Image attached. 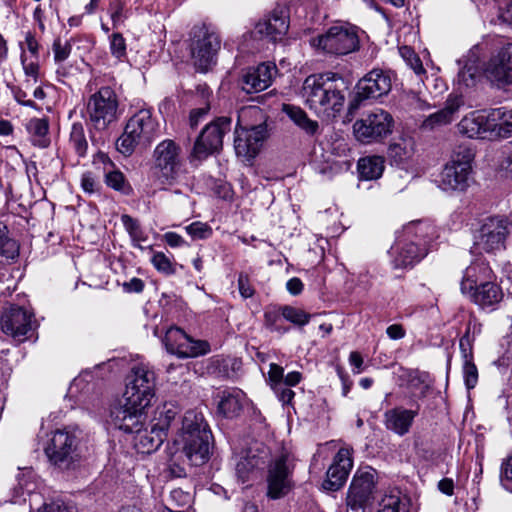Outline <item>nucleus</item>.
Segmentation results:
<instances>
[{"label": "nucleus", "mask_w": 512, "mask_h": 512, "mask_svg": "<svg viewBox=\"0 0 512 512\" xmlns=\"http://www.w3.org/2000/svg\"><path fill=\"white\" fill-rule=\"evenodd\" d=\"M349 81L334 72L309 75L303 82L301 94L305 104L318 117L336 118L344 108Z\"/></svg>", "instance_id": "nucleus-1"}, {"label": "nucleus", "mask_w": 512, "mask_h": 512, "mask_svg": "<svg viewBox=\"0 0 512 512\" xmlns=\"http://www.w3.org/2000/svg\"><path fill=\"white\" fill-rule=\"evenodd\" d=\"M437 237V229L429 220H416L404 225L389 251L393 268H412L428 254Z\"/></svg>", "instance_id": "nucleus-2"}, {"label": "nucleus", "mask_w": 512, "mask_h": 512, "mask_svg": "<svg viewBox=\"0 0 512 512\" xmlns=\"http://www.w3.org/2000/svg\"><path fill=\"white\" fill-rule=\"evenodd\" d=\"M459 131L469 138L492 140L512 137V108L502 106L473 111L458 124Z\"/></svg>", "instance_id": "nucleus-3"}, {"label": "nucleus", "mask_w": 512, "mask_h": 512, "mask_svg": "<svg viewBox=\"0 0 512 512\" xmlns=\"http://www.w3.org/2000/svg\"><path fill=\"white\" fill-rule=\"evenodd\" d=\"M212 434L203 415L194 410L183 417L180 434L182 451L191 466L199 467L210 459Z\"/></svg>", "instance_id": "nucleus-4"}, {"label": "nucleus", "mask_w": 512, "mask_h": 512, "mask_svg": "<svg viewBox=\"0 0 512 512\" xmlns=\"http://www.w3.org/2000/svg\"><path fill=\"white\" fill-rule=\"evenodd\" d=\"M310 44L325 54L344 56L357 51L360 41L355 26L339 24L333 25L325 33L311 38Z\"/></svg>", "instance_id": "nucleus-5"}, {"label": "nucleus", "mask_w": 512, "mask_h": 512, "mask_svg": "<svg viewBox=\"0 0 512 512\" xmlns=\"http://www.w3.org/2000/svg\"><path fill=\"white\" fill-rule=\"evenodd\" d=\"M156 374L148 363L132 366L126 377L123 398L132 405L148 408L155 397Z\"/></svg>", "instance_id": "nucleus-6"}, {"label": "nucleus", "mask_w": 512, "mask_h": 512, "mask_svg": "<svg viewBox=\"0 0 512 512\" xmlns=\"http://www.w3.org/2000/svg\"><path fill=\"white\" fill-rule=\"evenodd\" d=\"M473 159L474 153L470 148L457 147L440 174L441 189L465 191L470 185Z\"/></svg>", "instance_id": "nucleus-7"}, {"label": "nucleus", "mask_w": 512, "mask_h": 512, "mask_svg": "<svg viewBox=\"0 0 512 512\" xmlns=\"http://www.w3.org/2000/svg\"><path fill=\"white\" fill-rule=\"evenodd\" d=\"M219 35L208 26L196 25L191 30L190 53L197 70L207 72L216 63V55L220 50Z\"/></svg>", "instance_id": "nucleus-8"}, {"label": "nucleus", "mask_w": 512, "mask_h": 512, "mask_svg": "<svg viewBox=\"0 0 512 512\" xmlns=\"http://www.w3.org/2000/svg\"><path fill=\"white\" fill-rule=\"evenodd\" d=\"M393 124L391 114L377 108L356 120L353 124V132L358 141L370 144L387 137L392 132Z\"/></svg>", "instance_id": "nucleus-9"}, {"label": "nucleus", "mask_w": 512, "mask_h": 512, "mask_svg": "<svg viewBox=\"0 0 512 512\" xmlns=\"http://www.w3.org/2000/svg\"><path fill=\"white\" fill-rule=\"evenodd\" d=\"M511 229V224L506 218L488 217L477 230L474 236V244L477 249L487 253L504 250Z\"/></svg>", "instance_id": "nucleus-10"}, {"label": "nucleus", "mask_w": 512, "mask_h": 512, "mask_svg": "<svg viewBox=\"0 0 512 512\" xmlns=\"http://www.w3.org/2000/svg\"><path fill=\"white\" fill-rule=\"evenodd\" d=\"M78 438L66 429L52 433L44 451L49 461L60 467L69 468L77 457Z\"/></svg>", "instance_id": "nucleus-11"}, {"label": "nucleus", "mask_w": 512, "mask_h": 512, "mask_svg": "<svg viewBox=\"0 0 512 512\" xmlns=\"http://www.w3.org/2000/svg\"><path fill=\"white\" fill-rule=\"evenodd\" d=\"M118 101L110 87H102L88 101L87 112L96 129H104L116 119Z\"/></svg>", "instance_id": "nucleus-12"}, {"label": "nucleus", "mask_w": 512, "mask_h": 512, "mask_svg": "<svg viewBox=\"0 0 512 512\" xmlns=\"http://www.w3.org/2000/svg\"><path fill=\"white\" fill-rule=\"evenodd\" d=\"M2 331L13 337L18 342H23L30 337L36 328L34 315L28 310L11 305L1 314Z\"/></svg>", "instance_id": "nucleus-13"}, {"label": "nucleus", "mask_w": 512, "mask_h": 512, "mask_svg": "<svg viewBox=\"0 0 512 512\" xmlns=\"http://www.w3.org/2000/svg\"><path fill=\"white\" fill-rule=\"evenodd\" d=\"M292 471L293 467L286 453H282L270 463L267 475L269 498L280 499L289 493L292 488Z\"/></svg>", "instance_id": "nucleus-14"}, {"label": "nucleus", "mask_w": 512, "mask_h": 512, "mask_svg": "<svg viewBox=\"0 0 512 512\" xmlns=\"http://www.w3.org/2000/svg\"><path fill=\"white\" fill-rule=\"evenodd\" d=\"M231 121L227 117H220L208 124L202 130L195 142L192 156L203 160L222 147L223 137L230 130Z\"/></svg>", "instance_id": "nucleus-15"}, {"label": "nucleus", "mask_w": 512, "mask_h": 512, "mask_svg": "<svg viewBox=\"0 0 512 512\" xmlns=\"http://www.w3.org/2000/svg\"><path fill=\"white\" fill-rule=\"evenodd\" d=\"M375 476L376 471L371 468L355 473L347 495V506L351 512H361L371 503L374 498Z\"/></svg>", "instance_id": "nucleus-16"}, {"label": "nucleus", "mask_w": 512, "mask_h": 512, "mask_svg": "<svg viewBox=\"0 0 512 512\" xmlns=\"http://www.w3.org/2000/svg\"><path fill=\"white\" fill-rule=\"evenodd\" d=\"M392 88V78L389 71L373 69L356 85V97L350 104V109H357L359 102L365 99H376L387 95Z\"/></svg>", "instance_id": "nucleus-17"}, {"label": "nucleus", "mask_w": 512, "mask_h": 512, "mask_svg": "<svg viewBox=\"0 0 512 512\" xmlns=\"http://www.w3.org/2000/svg\"><path fill=\"white\" fill-rule=\"evenodd\" d=\"M153 165L161 177L174 179L182 164V149L171 139L157 144L152 155Z\"/></svg>", "instance_id": "nucleus-18"}, {"label": "nucleus", "mask_w": 512, "mask_h": 512, "mask_svg": "<svg viewBox=\"0 0 512 512\" xmlns=\"http://www.w3.org/2000/svg\"><path fill=\"white\" fill-rule=\"evenodd\" d=\"M146 407L132 405L125 398L110 411L111 423L125 433L139 432L146 421Z\"/></svg>", "instance_id": "nucleus-19"}, {"label": "nucleus", "mask_w": 512, "mask_h": 512, "mask_svg": "<svg viewBox=\"0 0 512 512\" xmlns=\"http://www.w3.org/2000/svg\"><path fill=\"white\" fill-rule=\"evenodd\" d=\"M234 147L236 154L245 158H254L267 138V126L259 124L250 128L240 127L235 130Z\"/></svg>", "instance_id": "nucleus-20"}, {"label": "nucleus", "mask_w": 512, "mask_h": 512, "mask_svg": "<svg viewBox=\"0 0 512 512\" xmlns=\"http://www.w3.org/2000/svg\"><path fill=\"white\" fill-rule=\"evenodd\" d=\"M289 28L288 17L283 11L274 10L271 14L259 20L252 36L258 40L269 42L281 41Z\"/></svg>", "instance_id": "nucleus-21"}, {"label": "nucleus", "mask_w": 512, "mask_h": 512, "mask_svg": "<svg viewBox=\"0 0 512 512\" xmlns=\"http://www.w3.org/2000/svg\"><path fill=\"white\" fill-rule=\"evenodd\" d=\"M485 75L499 87L512 83V44L504 45L487 63Z\"/></svg>", "instance_id": "nucleus-22"}, {"label": "nucleus", "mask_w": 512, "mask_h": 512, "mask_svg": "<svg viewBox=\"0 0 512 512\" xmlns=\"http://www.w3.org/2000/svg\"><path fill=\"white\" fill-rule=\"evenodd\" d=\"M277 73L274 63L265 62L247 69L241 77V88L246 93H258L267 89Z\"/></svg>", "instance_id": "nucleus-23"}, {"label": "nucleus", "mask_w": 512, "mask_h": 512, "mask_svg": "<svg viewBox=\"0 0 512 512\" xmlns=\"http://www.w3.org/2000/svg\"><path fill=\"white\" fill-rule=\"evenodd\" d=\"M353 467L352 453L348 448H341L327 471V478L323 483L325 489L336 491L341 488Z\"/></svg>", "instance_id": "nucleus-24"}, {"label": "nucleus", "mask_w": 512, "mask_h": 512, "mask_svg": "<svg viewBox=\"0 0 512 512\" xmlns=\"http://www.w3.org/2000/svg\"><path fill=\"white\" fill-rule=\"evenodd\" d=\"M128 133L137 137L142 144H147L158 134L159 124L152 116L150 109H140L137 111L126 124Z\"/></svg>", "instance_id": "nucleus-25"}, {"label": "nucleus", "mask_w": 512, "mask_h": 512, "mask_svg": "<svg viewBox=\"0 0 512 512\" xmlns=\"http://www.w3.org/2000/svg\"><path fill=\"white\" fill-rule=\"evenodd\" d=\"M458 65V85L465 88L476 86L482 75L480 69V46H473L467 55L458 60Z\"/></svg>", "instance_id": "nucleus-26"}, {"label": "nucleus", "mask_w": 512, "mask_h": 512, "mask_svg": "<svg viewBox=\"0 0 512 512\" xmlns=\"http://www.w3.org/2000/svg\"><path fill=\"white\" fill-rule=\"evenodd\" d=\"M218 412L226 418L237 417L248 403L246 394L239 388H229L218 393Z\"/></svg>", "instance_id": "nucleus-27"}, {"label": "nucleus", "mask_w": 512, "mask_h": 512, "mask_svg": "<svg viewBox=\"0 0 512 512\" xmlns=\"http://www.w3.org/2000/svg\"><path fill=\"white\" fill-rule=\"evenodd\" d=\"M417 415V410L395 407L385 412L384 423L388 430L399 436H404L410 431Z\"/></svg>", "instance_id": "nucleus-28"}, {"label": "nucleus", "mask_w": 512, "mask_h": 512, "mask_svg": "<svg viewBox=\"0 0 512 512\" xmlns=\"http://www.w3.org/2000/svg\"><path fill=\"white\" fill-rule=\"evenodd\" d=\"M494 275L491 268L483 261L472 262L464 271L460 289L463 294L473 291L482 283L493 280Z\"/></svg>", "instance_id": "nucleus-29"}, {"label": "nucleus", "mask_w": 512, "mask_h": 512, "mask_svg": "<svg viewBox=\"0 0 512 512\" xmlns=\"http://www.w3.org/2000/svg\"><path fill=\"white\" fill-rule=\"evenodd\" d=\"M464 104V100L461 95H450L445 103V107L431 115H429L424 121L422 126L425 129H435L442 125L449 124L459 108Z\"/></svg>", "instance_id": "nucleus-30"}, {"label": "nucleus", "mask_w": 512, "mask_h": 512, "mask_svg": "<svg viewBox=\"0 0 512 512\" xmlns=\"http://www.w3.org/2000/svg\"><path fill=\"white\" fill-rule=\"evenodd\" d=\"M469 298L482 309L493 308L503 298L501 288L492 280L475 287L473 291L467 292Z\"/></svg>", "instance_id": "nucleus-31"}, {"label": "nucleus", "mask_w": 512, "mask_h": 512, "mask_svg": "<svg viewBox=\"0 0 512 512\" xmlns=\"http://www.w3.org/2000/svg\"><path fill=\"white\" fill-rule=\"evenodd\" d=\"M415 141L411 137H400L389 145L388 158L391 164L403 166L414 156Z\"/></svg>", "instance_id": "nucleus-32"}, {"label": "nucleus", "mask_w": 512, "mask_h": 512, "mask_svg": "<svg viewBox=\"0 0 512 512\" xmlns=\"http://www.w3.org/2000/svg\"><path fill=\"white\" fill-rule=\"evenodd\" d=\"M135 446L142 453H151L156 451L164 442L167 435L158 429L154 424L150 430H140L135 432Z\"/></svg>", "instance_id": "nucleus-33"}, {"label": "nucleus", "mask_w": 512, "mask_h": 512, "mask_svg": "<svg viewBox=\"0 0 512 512\" xmlns=\"http://www.w3.org/2000/svg\"><path fill=\"white\" fill-rule=\"evenodd\" d=\"M384 158L381 156H367L360 158L357 164L358 173L361 179L376 180L384 171Z\"/></svg>", "instance_id": "nucleus-34"}, {"label": "nucleus", "mask_w": 512, "mask_h": 512, "mask_svg": "<svg viewBox=\"0 0 512 512\" xmlns=\"http://www.w3.org/2000/svg\"><path fill=\"white\" fill-rule=\"evenodd\" d=\"M91 379L92 375L90 373H83L74 378L68 388L67 396L74 399L75 402H83L94 390Z\"/></svg>", "instance_id": "nucleus-35"}, {"label": "nucleus", "mask_w": 512, "mask_h": 512, "mask_svg": "<svg viewBox=\"0 0 512 512\" xmlns=\"http://www.w3.org/2000/svg\"><path fill=\"white\" fill-rule=\"evenodd\" d=\"M283 111L287 116L307 134L314 135L318 130V123L311 120L300 107L284 104Z\"/></svg>", "instance_id": "nucleus-36"}, {"label": "nucleus", "mask_w": 512, "mask_h": 512, "mask_svg": "<svg viewBox=\"0 0 512 512\" xmlns=\"http://www.w3.org/2000/svg\"><path fill=\"white\" fill-rule=\"evenodd\" d=\"M408 500L397 489L389 491L379 502L377 512H407Z\"/></svg>", "instance_id": "nucleus-37"}, {"label": "nucleus", "mask_w": 512, "mask_h": 512, "mask_svg": "<svg viewBox=\"0 0 512 512\" xmlns=\"http://www.w3.org/2000/svg\"><path fill=\"white\" fill-rule=\"evenodd\" d=\"M263 463V459L255 454L251 449L243 452L236 463V472L238 477L245 482L248 479L249 473Z\"/></svg>", "instance_id": "nucleus-38"}, {"label": "nucleus", "mask_w": 512, "mask_h": 512, "mask_svg": "<svg viewBox=\"0 0 512 512\" xmlns=\"http://www.w3.org/2000/svg\"><path fill=\"white\" fill-rule=\"evenodd\" d=\"M27 130L33 137V142L39 147H47L49 145V138L47 137L49 131V123L45 118H32L27 123Z\"/></svg>", "instance_id": "nucleus-39"}, {"label": "nucleus", "mask_w": 512, "mask_h": 512, "mask_svg": "<svg viewBox=\"0 0 512 512\" xmlns=\"http://www.w3.org/2000/svg\"><path fill=\"white\" fill-rule=\"evenodd\" d=\"M209 350V344L206 341L194 340L187 335V341L182 342L177 356L179 358L197 357L208 353Z\"/></svg>", "instance_id": "nucleus-40"}, {"label": "nucleus", "mask_w": 512, "mask_h": 512, "mask_svg": "<svg viewBox=\"0 0 512 512\" xmlns=\"http://www.w3.org/2000/svg\"><path fill=\"white\" fill-rule=\"evenodd\" d=\"M7 233V227L0 222V262L13 260L18 256L17 243Z\"/></svg>", "instance_id": "nucleus-41"}, {"label": "nucleus", "mask_w": 512, "mask_h": 512, "mask_svg": "<svg viewBox=\"0 0 512 512\" xmlns=\"http://www.w3.org/2000/svg\"><path fill=\"white\" fill-rule=\"evenodd\" d=\"M69 143L75 150L76 154L84 157L87 153L88 142L86 139L84 126L82 123H73L70 131Z\"/></svg>", "instance_id": "nucleus-42"}, {"label": "nucleus", "mask_w": 512, "mask_h": 512, "mask_svg": "<svg viewBox=\"0 0 512 512\" xmlns=\"http://www.w3.org/2000/svg\"><path fill=\"white\" fill-rule=\"evenodd\" d=\"M163 341L167 351L177 355L182 342L187 341V334L180 328L171 327L167 330Z\"/></svg>", "instance_id": "nucleus-43"}, {"label": "nucleus", "mask_w": 512, "mask_h": 512, "mask_svg": "<svg viewBox=\"0 0 512 512\" xmlns=\"http://www.w3.org/2000/svg\"><path fill=\"white\" fill-rule=\"evenodd\" d=\"M105 183L108 187L125 195L130 194L132 188L126 181L124 174L119 170H111L105 173Z\"/></svg>", "instance_id": "nucleus-44"}, {"label": "nucleus", "mask_w": 512, "mask_h": 512, "mask_svg": "<svg viewBox=\"0 0 512 512\" xmlns=\"http://www.w3.org/2000/svg\"><path fill=\"white\" fill-rule=\"evenodd\" d=\"M282 317L297 326H305L309 323L311 315L301 308L293 306H283L281 308Z\"/></svg>", "instance_id": "nucleus-45"}, {"label": "nucleus", "mask_w": 512, "mask_h": 512, "mask_svg": "<svg viewBox=\"0 0 512 512\" xmlns=\"http://www.w3.org/2000/svg\"><path fill=\"white\" fill-rule=\"evenodd\" d=\"M399 52L402 58L405 60L407 65L415 72V74L419 77V81L424 83L422 78V74L425 73L422 62L417 54L409 47L404 46L399 49Z\"/></svg>", "instance_id": "nucleus-46"}, {"label": "nucleus", "mask_w": 512, "mask_h": 512, "mask_svg": "<svg viewBox=\"0 0 512 512\" xmlns=\"http://www.w3.org/2000/svg\"><path fill=\"white\" fill-rule=\"evenodd\" d=\"M192 495L183 491L180 488L174 489L170 492L171 508H181L180 511L192 512Z\"/></svg>", "instance_id": "nucleus-47"}, {"label": "nucleus", "mask_w": 512, "mask_h": 512, "mask_svg": "<svg viewBox=\"0 0 512 512\" xmlns=\"http://www.w3.org/2000/svg\"><path fill=\"white\" fill-rule=\"evenodd\" d=\"M138 144H142V142L137 137L128 133V128L125 127L124 133L116 142V147L121 154L129 156L133 153Z\"/></svg>", "instance_id": "nucleus-48"}, {"label": "nucleus", "mask_w": 512, "mask_h": 512, "mask_svg": "<svg viewBox=\"0 0 512 512\" xmlns=\"http://www.w3.org/2000/svg\"><path fill=\"white\" fill-rule=\"evenodd\" d=\"M177 414L178 412L174 408L164 406L162 410L158 412V417L154 425L167 435V431Z\"/></svg>", "instance_id": "nucleus-49"}, {"label": "nucleus", "mask_w": 512, "mask_h": 512, "mask_svg": "<svg viewBox=\"0 0 512 512\" xmlns=\"http://www.w3.org/2000/svg\"><path fill=\"white\" fill-rule=\"evenodd\" d=\"M500 483L504 489L512 493V453L502 461Z\"/></svg>", "instance_id": "nucleus-50"}, {"label": "nucleus", "mask_w": 512, "mask_h": 512, "mask_svg": "<svg viewBox=\"0 0 512 512\" xmlns=\"http://www.w3.org/2000/svg\"><path fill=\"white\" fill-rule=\"evenodd\" d=\"M462 372L466 388L473 389L478 382V369L473 360L463 361Z\"/></svg>", "instance_id": "nucleus-51"}, {"label": "nucleus", "mask_w": 512, "mask_h": 512, "mask_svg": "<svg viewBox=\"0 0 512 512\" xmlns=\"http://www.w3.org/2000/svg\"><path fill=\"white\" fill-rule=\"evenodd\" d=\"M55 63H64L71 54L72 46L69 42H62L60 38L54 40L52 45Z\"/></svg>", "instance_id": "nucleus-52"}, {"label": "nucleus", "mask_w": 512, "mask_h": 512, "mask_svg": "<svg viewBox=\"0 0 512 512\" xmlns=\"http://www.w3.org/2000/svg\"><path fill=\"white\" fill-rule=\"evenodd\" d=\"M21 61L25 75L29 78L27 82H30V80H32L33 83H36L38 81L39 75L38 59L29 58L26 55V53L23 52L21 55Z\"/></svg>", "instance_id": "nucleus-53"}, {"label": "nucleus", "mask_w": 512, "mask_h": 512, "mask_svg": "<svg viewBox=\"0 0 512 512\" xmlns=\"http://www.w3.org/2000/svg\"><path fill=\"white\" fill-rule=\"evenodd\" d=\"M185 229L193 239H207L212 235V228L199 221L191 223Z\"/></svg>", "instance_id": "nucleus-54"}, {"label": "nucleus", "mask_w": 512, "mask_h": 512, "mask_svg": "<svg viewBox=\"0 0 512 512\" xmlns=\"http://www.w3.org/2000/svg\"><path fill=\"white\" fill-rule=\"evenodd\" d=\"M110 52L118 60L126 56V42L122 34L113 33L110 36Z\"/></svg>", "instance_id": "nucleus-55"}, {"label": "nucleus", "mask_w": 512, "mask_h": 512, "mask_svg": "<svg viewBox=\"0 0 512 512\" xmlns=\"http://www.w3.org/2000/svg\"><path fill=\"white\" fill-rule=\"evenodd\" d=\"M151 262L159 272L167 275H171L175 272L171 260L163 252L154 253Z\"/></svg>", "instance_id": "nucleus-56"}, {"label": "nucleus", "mask_w": 512, "mask_h": 512, "mask_svg": "<svg viewBox=\"0 0 512 512\" xmlns=\"http://www.w3.org/2000/svg\"><path fill=\"white\" fill-rule=\"evenodd\" d=\"M272 388L283 404H289L295 396L291 387L285 386V383L272 384Z\"/></svg>", "instance_id": "nucleus-57"}, {"label": "nucleus", "mask_w": 512, "mask_h": 512, "mask_svg": "<svg viewBox=\"0 0 512 512\" xmlns=\"http://www.w3.org/2000/svg\"><path fill=\"white\" fill-rule=\"evenodd\" d=\"M459 347L462 355L463 361L473 360V349H472V341L469 336V328L467 329L465 335H463L459 342Z\"/></svg>", "instance_id": "nucleus-58"}, {"label": "nucleus", "mask_w": 512, "mask_h": 512, "mask_svg": "<svg viewBox=\"0 0 512 512\" xmlns=\"http://www.w3.org/2000/svg\"><path fill=\"white\" fill-rule=\"evenodd\" d=\"M265 325L271 331H276L279 333H286L288 331L287 328H282L278 322L280 320V316L276 312H265Z\"/></svg>", "instance_id": "nucleus-59"}, {"label": "nucleus", "mask_w": 512, "mask_h": 512, "mask_svg": "<svg viewBox=\"0 0 512 512\" xmlns=\"http://www.w3.org/2000/svg\"><path fill=\"white\" fill-rule=\"evenodd\" d=\"M238 289L243 298L252 297L254 289L250 284L248 275L241 273L238 277Z\"/></svg>", "instance_id": "nucleus-60"}, {"label": "nucleus", "mask_w": 512, "mask_h": 512, "mask_svg": "<svg viewBox=\"0 0 512 512\" xmlns=\"http://www.w3.org/2000/svg\"><path fill=\"white\" fill-rule=\"evenodd\" d=\"M97 182L91 172H86L81 176V187L87 193H93L96 190Z\"/></svg>", "instance_id": "nucleus-61"}, {"label": "nucleus", "mask_w": 512, "mask_h": 512, "mask_svg": "<svg viewBox=\"0 0 512 512\" xmlns=\"http://www.w3.org/2000/svg\"><path fill=\"white\" fill-rule=\"evenodd\" d=\"M386 334L392 340H399L405 337L406 331L401 324H392L387 327Z\"/></svg>", "instance_id": "nucleus-62"}, {"label": "nucleus", "mask_w": 512, "mask_h": 512, "mask_svg": "<svg viewBox=\"0 0 512 512\" xmlns=\"http://www.w3.org/2000/svg\"><path fill=\"white\" fill-rule=\"evenodd\" d=\"M272 384L283 383L284 370L277 364H271L268 372Z\"/></svg>", "instance_id": "nucleus-63"}, {"label": "nucleus", "mask_w": 512, "mask_h": 512, "mask_svg": "<svg viewBox=\"0 0 512 512\" xmlns=\"http://www.w3.org/2000/svg\"><path fill=\"white\" fill-rule=\"evenodd\" d=\"M44 512H75V509L61 502H52L45 505Z\"/></svg>", "instance_id": "nucleus-64"}]
</instances>
